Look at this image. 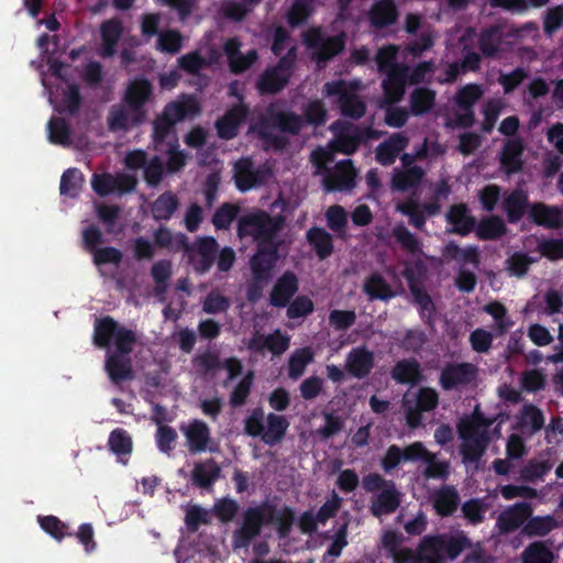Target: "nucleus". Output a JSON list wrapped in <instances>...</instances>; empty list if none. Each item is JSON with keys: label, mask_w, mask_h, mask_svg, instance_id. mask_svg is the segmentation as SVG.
I'll use <instances>...</instances> for the list:
<instances>
[{"label": "nucleus", "mask_w": 563, "mask_h": 563, "mask_svg": "<svg viewBox=\"0 0 563 563\" xmlns=\"http://www.w3.org/2000/svg\"><path fill=\"white\" fill-rule=\"evenodd\" d=\"M240 208L233 203L224 202L212 216V224L217 230H227L236 218Z\"/></svg>", "instance_id": "obj_59"}, {"label": "nucleus", "mask_w": 563, "mask_h": 563, "mask_svg": "<svg viewBox=\"0 0 563 563\" xmlns=\"http://www.w3.org/2000/svg\"><path fill=\"white\" fill-rule=\"evenodd\" d=\"M109 450L117 455L122 464L128 463V457L133 451V441L129 432L122 428L112 430L108 438Z\"/></svg>", "instance_id": "obj_33"}, {"label": "nucleus", "mask_w": 563, "mask_h": 563, "mask_svg": "<svg viewBox=\"0 0 563 563\" xmlns=\"http://www.w3.org/2000/svg\"><path fill=\"white\" fill-rule=\"evenodd\" d=\"M435 514L442 518L453 516L460 507L461 496L453 485H442L430 494Z\"/></svg>", "instance_id": "obj_18"}, {"label": "nucleus", "mask_w": 563, "mask_h": 563, "mask_svg": "<svg viewBox=\"0 0 563 563\" xmlns=\"http://www.w3.org/2000/svg\"><path fill=\"white\" fill-rule=\"evenodd\" d=\"M302 42L312 52V59L318 65H325L345 48V34L328 36L321 27L314 26L302 33Z\"/></svg>", "instance_id": "obj_6"}, {"label": "nucleus", "mask_w": 563, "mask_h": 563, "mask_svg": "<svg viewBox=\"0 0 563 563\" xmlns=\"http://www.w3.org/2000/svg\"><path fill=\"white\" fill-rule=\"evenodd\" d=\"M129 109L122 106H112L108 115V128L112 132H125L131 124V115Z\"/></svg>", "instance_id": "obj_60"}, {"label": "nucleus", "mask_w": 563, "mask_h": 563, "mask_svg": "<svg viewBox=\"0 0 563 563\" xmlns=\"http://www.w3.org/2000/svg\"><path fill=\"white\" fill-rule=\"evenodd\" d=\"M267 175L268 169L262 166L255 168L251 157H241L233 165V179L241 192L264 184Z\"/></svg>", "instance_id": "obj_13"}, {"label": "nucleus", "mask_w": 563, "mask_h": 563, "mask_svg": "<svg viewBox=\"0 0 563 563\" xmlns=\"http://www.w3.org/2000/svg\"><path fill=\"white\" fill-rule=\"evenodd\" d=\"M487 510L488 504L482 498H471L461 506L463 518L472 526L484 522Z\"/></svg>", "instance_id": "obj_46"}, {"label": "nucleus", "mask_w": 563, "mask_h": 563, "mask_svg": "<svg viewBox=\"0 0 563 563\" xmlns=\"http://www.w3.org/2000/svg\"><path fill=\"white\" fill-rule=\"evenodd\" d=\"M553 552L542 541L529 544L522 553V563H554Z\"/></svg>", "instance_id": "obj_50"}, {"label": "nucleus", "mask_w": 563, "mask_h": 563, "mask_svg": "<svg viewBox=\"0 0 563 563\" xmlns=\"http://www.w3.org/2000/svg\"><path fill=\"white\" fill-rule=\"evenodd\" d=\"M327 225L330 230L342 236L347 224V213L340 205H333L325 211Z\"/></svg>", "instance_id": "obj_58"}, {"label": "nucleus", "mask_w": 563, "mask_h": 563, "mask_svg": "<svg viewBox=\"0 0 563 563\" xmlns=\"http://www.w3.org/2000/svg\"><path fill=\"white\" fill-rule=\"evenodd\" d=\"M410 111L413 115L428 113L435 103V92L426 87H419L410 93Z\"/></svg>", "instance_id": "obj_39"}, {"label": "nucleus", "mask_w": 563, "mask_h": 563, "mask_svg": "<svg viewBox=\"0 0 563 563\" xmlns=\"http://www.w3.org/2000/svg\"><path fill=\"white\" fill-rule=\"evenodd\" d=\"M507 232V227L498 216L484 218L475 227L476 236L482 241H494Z\"/></svg>", "instance_id": "obj_38"}, {"label": "nucleus", "mask_w": 563, "mask_h": 563, "mask_svg": "<svg viewBox=\"0 0 563 563\" xmlns=\"http://www.w3.org/2000/svg\"><path fill=\"white\" fill-rule=\"evenodd\" d=\"M503 205L509 223L519 222L528 208H530L528 196L522 190H514L510 192L505 198Z\"/></svg>", "instance_id": "obj_36"}, {"label": "nucleus", "mask_w": 563, "mask_h": 563, "mask_svg": "<svg viewBox=\"0 0 563 563\" xmlns=\"http://www.w3.org/2000/svg\"><path fill=\"white\" fill-rule=\"evenodd\" d=\"M323 93L327 97H336V104L343 117L357 120L365 114V102L346 81L339 79L325 82Z\"/></svg>", "instance_id": "obj_8"}, {"label": "nucleus", "mask_w": 563, "mask_h": 563, "mask_svg": "<svg viewBox=\"0 0 563 563\" xmlns=\"http://www.w3.org/2000/svg\"><path fill=\"white\" fill-rule=\"evenodd\" d=\"M123 34V25L119 19H110L101 23V49L100 55L104 58L112 57L117 52V45Z\"/></svg>", "instance_id": "obj_25"}, {"label": "nucleus", "mask_w": 563, "mask_h": 563, "mask_svg": "<svg viewBox=\"0 0 563 563\" xmlns=\"http://www.w3.org/2000/svg\"><path fill=\"white\" fill-rule=\"evenodd\" d=\"M530 220L547 229H558L562 225V211L555 206H548L544 202H534L529 208Z\"/></svg>", "instance_id": "obj_26"}, {"label": "nucleus", "mask_w": 563, "mask_h": 563, "mask_svg": "<svg viewBox=\"0 0 563 563\" xmlns=\"http://www.w3.org/2000/svg\"><path fill=\"white\" fill-rule=\"evenodd\" d=\"M81 101L82 97L80 95L79 87L76 84L69 85L64 91L60 101L62 112H65L69 115L77 114L80 109Z\"/></svg>", "instance_id": "obj_64"}, {"label": "nucleus", "mask_w": 563, "mask_h": 563, "mask_svg": "<svg viewBox=\"0 0 563 563\" xmlns=\"http://www.w3.org/2000/svg\"><path fill=\"white\" fill-rule=\"evenodd\" d=\"M163 153L167 155L166 166L172 173L180 170L186 164V157L183 151L179 150L178 139L172 137L164 147Z\"/></svg>", "instance_id": "obj_61"}, {"label": "nucleus", "mask_w": 563, "mask_h": 563, "mask_svg": "<svg viewBox=\"0 0 563 563\" xmlns=\"http://www.w3.org/2000/svg\"><path fill=\"white\" fill-rule=\"evenodd\" d=\"M328 112L321 100H311L302 107L303 125L322 126L327 122Z\"/></svg>", "instance_id": "obj_49"}, {"label": "nucleus", "mask_w": 563, "mask_h": 563, "mask_svg": "<svg viewBox=\"0 0 563 563\" xmlns=\"http://www.w3.org/2000/svg\"><path fill=\"white\" fill-rule=\"evenodd\" d=\"M174 124L157 117L153 122V142L155 144V151L163 152L164 147L167 146V142L172 137H177L174 132Z\"/></svg>", "instance_id": "obj_52"}, {"label": "nucleus", "mask_w": 563, "mask_h": 563, "mask_svg": "<svg viewBox=\"0 0 563 563\" xmlns=\"http://www.w3.org/2000/svg\"><path fill=\"white\" fill-rule=\"evenodd\" d=\"M472 547L471 539L463 532L456 534L439 533L424 536L416 554L409 559L412 563H444L445 559L455 560Z\"/></svg>", "instance_id": "obj_4"}, {"label": "nucleus", "mask_w": 563, "mask_h": 563, "mask_svg": "<svg viewBox=\"0 0 563 563\" xmlns=\"http://www.w3.org/2000/svg\"><path fill=\"white\" fill-rule=\"evenodd\" d=\"M477 377V367L467 362L448 363L441 371L439 384L443 390L464 388Z\"/></svg>", "instance_id": "obj_10"}, {"label": "nucleus", "mask_w": 563, "mask_h": 563, "mask_svg": "<svg viewBox=\"0 0 563 563\" xmlns=\"http://www.w3.org/2000/svg\"><path fill=\"white\" fill-rule=\"evenodd\" d=\"M312 2L313 0L294 1L287 14V22L291 27H296L305 23L307 19L312 14Z\"/></svg>", "instance_id": "obj_56"}, {"label": "nucleus", "mask_w": 563, "mask_h": 563, "mask_svg": "<svg viewBox=\"0 0 563 563\" xmlns=\"http://www.w3.org/2000/svg\"><path fill=\"white\" fill-rule=\"evenodd\" d=\"M494 422L495 418L486 417L478 407L460 419L456 430L462 440L460 453L464 463H477L485 455L492 442L489 428Z\"/></svg>", "instance_id": "obj_3"}, {"label": "nucleus", "mask_w": 563, "mask_h": 563, "mask_svg": "<svg viewBox=\"0 0 563 563\" xmlns=\"http://www.w3.org/2000/svg\"><path fill=\"white\" fill-rule=\"evenodd\" d=\"M445 220L451 225L446 232L461 236L468 235L476 227V220L465 203L452 205L445 214Z\"/></svg>", "instance_id": "obj_19"}, {"label": "nucleus", "mask_w": 563, "mask_h": 563, "mask_svg": "<svg viewBox=\"0 0 563 563\" xmlns=\"http://www.w3.org/2000/svg\"><path fill=\"white\" fill-rule=\"evenodd\" d=\"M298 291V279L292 272H285L275 283L269 302L274 307H286L292 296Z\"/></svg>", "instance_id": "obj_23"}, {"label": "nucleus", "mask_w": 563, "mask_h": 563, "mask_svg": "<svg viewBox=\"0 0 563 563\" xmlns=\"http://www.w3.org/2000/svg\"><path fill=\"white\" fill-rule=\"evenodd\" d=\"M239 509L240 505L235 499L222 497L214 501L212 512L222 523H229L234 520Z\"/></svg>", "instance_id": "obj_54"}, {"label": "nucleus", "mask_w": 563, "mask_h": 563, "mask_svg": "<svg viewBox=\"0 0 563 563\" xmlns=\"http://www.w3.org/2000/svg\"><path fill=\"white\" fill-rule=\"evenodd\" d=\"M47 132L51 143L62 146L71 144V130L65 119L53 117L47 123Z\"/></svg>", "instance_id": "obj_43"}, {"label": "nucleus", "mask_w": 563, "mask_h": 563, "mask_svg": "<svg viewBox=\"0 0 563 563\" xmlns=\"http://www.w3.org/2000/svg\"><path fill=\"white\" fill-rule=\"evenodd\" d=\"M82 173L77 168L65 170L60 177V195L75 198L79 195L82 184Z\"/></svg>", "instance_id": "obj_51"}, {"label": "nucleus", "mask_w": 563, "mask_h": 563, "mask_svg": "<svg viewBox=\"0 0 563 563\" xmlns=\"http://www.w3.org/2000/svg\"><path fill=\"white\" fill-rule=\"evenodd\" d=\"M523 151L525 145L520 137H512L506 141L500 152L499 163L501 169L507 175L517 174L522 170Z\"/></svg>", "instance_id": "obj_21"}, {"label": "nucleus", "mask_w": 563, "mask_h": 563, "mask_svg": "<svg viewBox=\"0 0 563 563\" xmlns=\"http://www.w3.org/2000/svg\"><path fill=\"white\" fill-rule=\"evenodd\" d=\"M296 521L295 510L290 506L280 509L268 500L247 507L242 515V525L233 532L235 548H247L257 538L264 527L274 526L279 538H286Z\"/></svg>", "instance_id": "obj_2"}, {"label": "nucleus", "mask_w": 563, "mask_h": 563, "mask_svg": "<svg viewBox=\"0 0 563 563\" xmlns=\"http://www.w3.org/2000/svg\"><path fill=\"white\" fill-rule=\"evenodd\" d=\"M375 365L374 353L365 346L352 349L345 362L346 372L357 379L367 377Z\"/></svg>", "instance_id": "obj_20"}, {"label": "nucleus", "mask_w": 563, "mask_h": 563, "mask_svg": "<svg viewBox=\"0 0 563 563\" xmlns=\"http://www.w3.org/2000/svg\"><path fill=\"white\" fill-rule=\"evenodd\" d=\"M282 242L257 246L255 254L250 260L252 277L257 280H271L273 269L279 260Z\"/></svg>", "instance_id": "obj_12"}, {"label": "nucleus", "mask_w": 563, "mask_h": 563, "mask_svg": "<svg viewBox=\"0 0 563 563\" xmlns=\"http://www.w3.org/2000/svg\"><path fill=\"white\" fill-rule=\"evenodd\" d=\"M519 423L522 429H528L530 434H534L543 429L544 415L534 405H525L520 412Z\"/></svg>", "instance_id": "obj_47"}, {"label": "nucleus", "mask_w": 563, "mask_h": 563, "mask_svg": "<svg viewBox=\"0 0 563 563\" xmlns=\"http://www.w3.org/2000/svg\"><path fill=\"white\" fill-rule=\"evenodd\" d=\"M263 128L279 130L282 133L298 135L303 128V119L301 115L290 111L279 109L277 102L267 106L264 115L260 119Z\"/></svg>", "instance_id": "obj_9"}, {"label": "nucleus", "mask_w": 563, "mask_h": 563, "mask_svg": "<svg viewBox=\"0 0 563 563\" xmlns=\"http://www.w3.org/2000/svg\"><path fill=\"white\" fill-rule=\"evenodd\" d=\"M183 431L190 453H200L207 450L210 441V429L206 422L196 419Z\"/></svg>", "instance_id": "obj_31"}, {"label": "nucleus", "mask_w": 563, "mask_h": 563, "mask_svg": "<svg viewBox=\"0 0 563 563\" xmlns=\"http://www.w3.org/2000/svg\"><path fill=\"white\" fill-rule=\"evenodd\" d=\"M92 341L99 349H110L114 344L115 351L108 352L104 361V371L111 383L119 385L134 378L129 357L137 341L133 330L121 325L111 316H104L95 320Z\"/></svg>", "instance_id": "obj_1"}, {"label": "nucleus", "mask_w": 563, "mask_h": 563, "mask_svg": "<svg viewBox=\"0 0 563 563\" xmlns=\"http://www.w3.org/2000/svg\"><path fill=\"white\" fill-rule=\"evenodd\" d=\"M290 76L278 66L266 69L258 78L256 87L263 95L277 93L282 91L289 82Z\"/></svg>", "instance_id": "obj_28"}, {"label": "nucleus", "mask_w": 563, "mask_h": 563, "mask_svg": "<svg viewBox=\"0 0 563 563\" xmlns=\"http://www.w3.org/2000/svg\"><path fill=\"white\" fill-rule=\"evenodd\" d=\"M399 18V10L394 0H377L368 11L372 27L382 30L394 25Z\"/></svg>", "instance_id": "obj_22"}, {"label": "nucleus", "mask_w": 563, "mask_h": 563, "mask_svg": "<svg viewBox=\"0 0 563 563\" xmlns=\"http://www.w3.org/2000/svg\"><path fill=\"white\" fill-rule=\"evenodd\" d=\"M364 291L371 299L388 300L395 296L390 285L379 274L366 278Z\"/></svg>", "instance_id": "obj_45"}, {"label": "nucleus", "mask_w": 563, "mask_h": 563, "mask_svg": "<svg viewBox=\"0 0 563 563\" xmlns=\"http://www.w3.org/2000/svg\"><path fill=\"white\" fill-rule=\"evenodd\" d=\"M424 176V170L420 166H411L402 172H398L393 177V186L401 191L417 188Z\"/></svg>", "instance_id": "obj_41"}, {"label": "nucleus", "mask_w": 563, "mask_h": 563, "mask_svg": "<svg viewBox=\"0 0 563 563\" xmlns=\"http://www.w3.org/2000/svg\"><path fill=\"white\" fill-rule=\"evenodd\" d=\"M390 376L401 385L416 386L423 380L421 365L415 357L398 361L391 368Z\"/></svg>", "instance_id": "obj_24"}, {"label": "nucleus", "mask_w": 563, "mask_h": 563, "mask_svg": "<svg viewBox=\"0 0 563 563\" xmlns=\"http://www.w3.org/2000/svg\"><path fill=\"white\" fill-rule=\"evenodd\" d=\"M306 240L320 261L327 260L334 252L333 236L324 228H310L306 233Z\"/></svg>", "instance_id": "obj_29"}, {"label": "nucleus", "mask_w": 563, "mask_h": 563, "mask_svg": "<svg viewBox=\"0 0 563 563\" xmlns=\"http://www.w3.org/2000/svg\"><path fill=\"white\" fill-rule=\"evenodd\" d=\"M408 65H395L393 69L385 73L382 82L385 99L390 103L399 102L406 92L408 81Z\"/></svg>", "instance_id": "obj_17"}, {"label": "nucleus", "mask_w": 563, "mask_h": 563, "mask_svg": "<svg viewBox=\"0 0 563 563\" xmlns=\"http://www.w3.org/2000/svg\"><path fill=\"white\" fill-rule=\"evenodd\" d=\"M313 352L309 346L295 350L288 360V377L297 380L306 371V367L313 361Z\"/></svg>", "instance_id": "obj_40"}, {"label": "nucleus", "mask_w": 563, "mask_h": 563, "mask_svg": "<svg viewBox=\"0 0 563 563\" xmlns=\"http://www.w3.org/2000/svg\"><path fill=\"white\" fill-rule=\"evenodd\" d=\"M279 230L280 221L265 211L242 216L236 228L240 239L250 236L256 242L257 246L282 242L278 238Z\"/></svg>", "instance_id": "obj_5"}, {"label": "nucleus", "mask_w": 563, "mask_h": 563, "mask_svg": "<svg viewBox=\"0 0 563 563\" xmlns=\"http://www.w3.org/2000/svg\"><path fill=\"white\" fill-rule=\"evenodd\" d=\"M191 252L187 255L188 263L199 275L208 273L216 261L219 244L213 236H198L192 243Z\"/></svg>", "instance_id": "obj_11"}, {"label": "nucleus", "mask_w": 563, "mask_h": 563, "mask_svg": "<svg viewBox=\"0 0 563 563\" xmlns=\"http://www.w3.org/2000/svg\"><path fill=\"white\" fill-rule=\"evenodd\" d=\"M553 464L549 459H531L520 470V478L523 482L534 483L543 477L552 470Z\"/></svg>", "instance_id": "obj_44"}, {"label": "nucleus", "mask_w": 563, "mask_h": 563, "mask_svg": "<svg viewBox=\"0 0 563 563\" xmlns=\"http://www.w3.org/2000/svg\"><path fill=\"white\" fill-rule=\"evenodd\" d=\"M179 207V198L173 191L161 194L151 205L152 217L156 221H168Z\"/></svg>", "instance_id": "obj_34"}, {"label": "nucleus", "mask_w": 563, "mask_h": 563, "mask_svg": "<svg viewBox=\"0 0 563 563\" xmlns=\"http://www.w3.org/2000/svg\"><path fill=\"white\" fill-rule=\"evenodd\" d=\"M220 466L213 459L196 463L191 473L192 484L200 488H209L220 475Z\"/></svg>", "instance_id": "obj_35"}, {"label": "nucleus", "mask_w": 563, "mask_h": 563, "mask_svg": "<svg viewBox=\"0 0 563 563\" xmlns=\"http://www.w3.org/2000/svg\"><path fill=\"white\" fill-rule=\"evenodd\" d=\"M556 520L553 516H536L530 517L522 527V533L527 537H544L556 528Z\"/></svg>", "instance_id": "obj_42"}, {"label": "nucleus", "mask_w": 563, "mask_h": 563, "mask_svg": "<svg viewBox=\"0 0 563 563\" xmlns=\"http://www.w3.org/2000/svg\"><path fill=\"white\" fill-rule=\"evenodd\" d=\"M532 507L527 501H519L504 509L497 517L496 527L500 533L507 534L523 527L532 515Z\"/></svg>", "instance_id": "obj_15"}, {"label": "nucleus", "mask_w": 563, "mask_h": 563, "mask_svg": "<svg viewBox=\"0 0 563 563\" xmlns=\"http://www.w3.org/2000/svg\"><path fill=\"white\" fill-rule=\"evenodd\" d=\"M504 37L503 27L492 24L483 29L478 35V48L484 57H495L499 52Z\"/></svg>", "instance_id": "obj_32"}, {"label": "nucleus", "mask_w": 563, "mask_h": 563, "mask_svg": "<svg viewBox=\"0 0 563 563\" xmlns=\"http://www.w3.org/2000/svg\"><path fill=\"white\" fill-rule=\"evenodd\" d=\"M266 423L267 426L262 435V441L269 446H274L284 439L289 427V422L284 416L268 413L266 417Z\"/></svg>", "instance_id": "obj_37"}, {"label": "nucleus", "mask_w": 563, "mask_h": 563, "mask_svg": "<svg viewBox=\"0 0 563 563\" xmlns=\"http://www.w3.org/2000/svg\"><path fill=\"white\" fill-rule=\"evenodd\" d=\"M408 142V137L401 133L393 134L377 146L376 161L383 166L393 165L400 152L407 147Z\"/></svg>", "instance_id": "obj_27"}, {"label": "nucleus", "mask_w": 563, "mask_h": 563, "mask_svg": "<svg viewBox=\"0 0 563 563\" xmlns=\"http://www.w3.org/2000/svg\"><path fill=\"white\" fill-rule=\"evenodd\" d=\"M534 262L536 260L529 256L527 253L515 252L511 256H509L506 263L510 275L521 278L528 273L531 264Z\"/></svg>", "instance_id": "obj_63"}, {"label": "nucleus", "mask_w": 563, "mask_h": 563, "mask_svg": "<svg viewBox=\"0 0 563 563\" xmlns=\"http://www.w3.org/2000/svg\"><path fill=\"white\" fill-rule=\"evenodd\" d=\"M424 463L423 475L430 479H446L450 475V464L446 461H438L434 453L430 452Z\"/></svg>", "instance_id": "obj_62"}, {"label": "nucleus", "mask_w": 563, "mask_h": 563, "mask_svg": "<svg viewBox=\"0 0 563 563\" xmlns=\"http://www.w3.org/2000/svg\"><path fill=\"white\" fill-rule=\"evenodd\" d=\"M271 128H263L258 123V136L263 142L264 151L273 150L274 152H283L288 145L289 140L285 135L273 133Z\"/></svg>", "instance_id": "obj_57"}, {"label": "nucleus", "mask_w": 563, "mask_h": 563, "mask_svg": "<svg viewBox=\"0 0 563 563\" xmlns=\"http://www.w3.org/2000/svg\"><path fill=\"white\" fill-rule=\"evenodd\" d=\"M250 108L244 102L232 106L216 121L218 136L222 140H232L238 133L241 124L246 120Z\"/></svg>", "instance_id": "obj_16"}, {"label": "nucleus", "mask_w": 563, "mask_h": 563, "mask_svg": "<svg viewBox=\"0 0 563 563\" xmlns=\"http://www.w3.org/2000/svg\"><path fill=\"white\" fill-rule=\"evenodd\" d=\"M37 522L41 529L51 536L54 540L60 542L65 537H71L73 533L68 531L69 527L63 522L58 517L53 515L37 516Z\"/></svg>", "instance_id": "obj_48"}, {"label": "nucleus", "mask_w": 563, "mask_h": 563, "mask_svg": "<svg viewBox=\"0 0 563 563\" xmlns=\"http://www.w3.org/2000/svg\"><path fill=\"white\" fill-rule=\"evenodd\" d=\"M356 169L351 159L336 163L335 167L328 170L322 179L323 188L328 192L350 191L356 186Z\"/></svg>", "instance_id": "obj_14"}, {"label": "nucleus", "mask_w": 563, "mask_h": 563, "mask_svg": "<svg viewBox=\"0 0 563 563\" xmlns=\"http://www.w3.org/2000/svg\"><path fill=\"white\" fill-rule=\"evenodd\" d=\"M153 84L145 77L140 76L129 81L123 101L131 113V125H141L146 117L145 106L153 100Z\"/></svg>", "instance_id": "obj_7"}, {"label": "nucleus", "mask_w": 563, "mask_h": 563, "mask_svg": "<svg viewBox=\"0 0 563 563\" xmlns=\"http://www.w3.org/2000/svg\"><path fill=\"white\" fill-rule=\"evenodd\" d=\"M400 505V493L397 490L395 483L389 482V485L384 488L373 501L371 512L375 517L390 515L397 510Z\"/></svg>", "instance_id": "obj_30"}, {"label": "nucleus", "mask_w": 563, "mask_h": 563, "mask_svg": "<svg viewBox=\"0 0 563 563\" xmlns=\"http://www.w3.org/2000/svg\"><path fill=\"white\" fill-rule=\"evenodd\" d=\"M393 236L399 243L402 250L416 255L422 252L418 238L411 233L404 224H398L393 229Z\"/></svg>", "instance_id": "obj_55"}, {"label": "nucleus", "mask_w": 563, "mask_h": 563, "mask_svg": "<svg viewBox=\"0 0 563 563\" xmlns=\"http://www.w3.org/2000/svg\"><path fill=\"white\" fill-rule=\"evenodd\" d=\"M254 377V372L249 371L233 388V390L230 394V405L233 408L242 407L243 405H245L251 394Z\"/></svg>", "instance_id": "obj_53"}]
</instances>
